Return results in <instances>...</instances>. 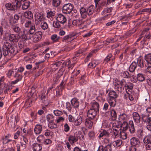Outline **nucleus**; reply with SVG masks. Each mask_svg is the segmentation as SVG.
<instances>
[{"mask_svg": "<svg viewBox=\"0 0 151 151\" xmlns=\"http://www.w3.org/2000/svg\"><path fill=\"white\" fill-rule=\"evenodd\" d=\"M56 20L59 22L61 24H63L67 21L66 17L63 14H60L58 15Z\"/></svg>", "mask_w": 151, "mask_h": 151, "instance_id": "16", "label": "nucleus"}, {"mask_svg": "<svg viewBox=\"0 0 151 151\" xmlns=\"http://www.w3.org/2000/svg\"><path fill=\"white\" fill-rule=\"evenodd\" d=\"M11 29L13 31L16 33L19 34V32H20L21 29L17 25H12Z\"/></svg>", "mask_w": 151, "mask_h": 151, "instance_id": "33", "label": "nucleus"}, {"mask_svg": "<svg viewBox=\"0 0 151 151\" xmlns=\"http://www.w3.org/2000/svg\"><path fill=\"white\" fill-rule=\"evenodd\" d=\"M116 91V92L114 91H110L108 93L109 97L107 99H115L117 98L118 96L117 93H119L117 91Z\"/></svg>", "mask_w": 151, "mask_h": 151, "instance_id": "20", "label": "nucleus"}, {"mask_svg": "<svg viewBox=\"0 0 151 151\" xmlns=\"http://www.w3.org/2000/svg\"><path fill=\"white\" fill-rule=\"evenodd\" d=\"M73 107L76 109H78L79 105V101L76 98H73L71 101Z\"/></svg>", "mask_w": 151, "mask_h": 151, "instance_id": "21", "label": "nucleus"}, {"mask_svg": "<svg viewBox=\"0 0 151 151\" xmlns=\"http://www.w3.org/2000/svg\"><path fill=\"white\" fill-rule=\"evenodd\" d=\"M72 37L71 35H66L63 37V41L64 42H68L71 40Z\"/></svg>", "mask_w": 151, "mask_h": 151, "instance_id": "38", "label": "nucleus"}, {"mask_svg": "<svg viewBox=\"0 0 151 151\" xmlns=\"http://www.w3.org/2000/svg\"><path fill=\"white\" fill-rule=\"evenodd\" d=\"M60 38V37L56 34L52 35L51 37V39L54 42L58 41Z\"/></svg>", "mask_w": 151, "mask_h": 151, "instance_id": "51", "label": "nucleus"}, {"mask_svg": "<svg viewBox=\"0 0 151 151\" xmlns=\"http://www.w3.org/2000/svg\"><path fill=\"white\" fill-rule=\"evenodd\" d=\"M137 63L135 62H133L130 65L129 70L131 72H133L134 71L136 68L137 67Z\"/></svg>", "mask_w": 151, "mask_h": 151, "instance_id": "32", "label": "nucleus"}, {"mask_svg": "<svg viewBox=\"0 0 151 151\" xmlns=\"http://www.w3.org/2000/svg\"><path fill=\"white\" fill-rule=\"evenodd\" d=\"M66 108L69 111H70L73 107L72 104L69 102H68L66 103Z\"/></svg>", "mask_w": 151, "mask_h": 151, "instance_id": "60", "label": "nucleus"}, {"mask_svg": "<svg viewBox=\"0 0 151 151\" xmlns=\"http://www.w3.org/2000/svg\"><path fill=\"white\" fill-rule=\"evenodd\" d=\"M30 3L29 1L25 2L22 5V9L23 10H26L29 6Z\"/></svg>", "mask_w": 151, "mask_h": 151, "instance_id": "46", "label": "nucleus"}, {"mask_svg": "<svg viewBox=\"0 0 151 151\" xmlns=\"http://www.w3.org/2000/svg\"><path fill=\"white\" fill-rule=\"evenodd\" d=\"M122 143V140L120 139H119L114 141L112 143V145L114 147L117 148L120 146Z\"/></svg>", "mask_w": 151, "mask_h": 151, "instance_id": "31", "label": "nucleus"}, {"mask_svg": "<svg viewBox=\"0 0 151 151\" xmlns=\"http://www.w3.org/2000/svg\"><path fill=\"white\" fill-rule=\"evenodd\" d=\"M119 133V131L117 129H113L112 132V135L115 137H116Z\"/></svg>", "mask_w": 151, "mask_h": 151, "instance_id": "56", "label": "nucleus"}, {"mask_svg": "<svg viewBox=\"0 0 151 151\" xmlns=\"http://www.w3.org/2000/svg\"><path fill=\"white\" fill-rule=\"evenodd\" d=\"M122 75L123 77L128 78H130L131 77V74L127 71H124L122 73Z\"/></svg>", "mask_w": 151, "mask_h": 151, "instance_id": "49", "label": "nucleus"}, {"mask_svg": "<svg viewBox=\"0 0 151 151\" xmlns=\"http://www.w3.org/2000/svg\"><path fill=\"white\" fill-rule=\"evenodd\" d=\"M88 15H91L94 12L95 10V6H94L92 5L89 6L88 8H87Z\"/></svg>", "mask_w": 151, "mask_h": 151, "instance_id": "37", "label": "nucleus"}, {"mask_svg": "<svg viewBox=\"0 0 151 151\" xmlns=\"http://www.w3.org/2000/svg\"><path fill=\"white\" fill-rule=\"evenodd\" d=\"M111 115L113 120H115L117 117V115L116 111L114 110H112Z\"/></svg>", "mask_w": 151, "mask_h": 151, "instance_id": "55", "label": "nucleus"}, {"mask_svg": "<svg viewBox=\"0 0 151 151\" xmlns=\"http://www.w3.org/2000/svg\"><path fill=\"white\" fill-rule=\"evenodd\" d=\"M34 29L33 27H32L31 26L28 31H24L23 34L21 35L22 39L25 41L27 40H31L32 34L34 33L35 30Z\"/></svg>", "mask_w": 151, "mask_h": 151, "instance_id": "4", "label": "nucleus"}, {"mask_svg": "<svg viewBox=\"0 0 151 151\" xmlns=\"http://www.w3.org/2000/svg\"><path fill=\"white\" fill-rule=\"evenodd\" d=\"M122 125L125 126L123 127V130L124 131L127 130L128 128L130 132L132 133H134L135 132V129L133 122L132 121H129V123L123 122Z\"/></svg>", "mask_w": 151, "mask_h": 151, "instance_id": "3", "label": "nucleus"}, {"mask_svg": "<svg viewBox=\"0 0 151 151\" xmlns=\"http://www.w3.org/2000/svg\"><path fill=\"white\" fill-rule=\"evenodd\" d=\"M64 71V70L63 69L60 70L58 73V76L57 77V78L58 79L62 76L63 74Z\"/></svg>", "mask_w": 151, "mask_h": 151, "instance_id": "63", "label": "nucleus"}, {"mask_svg": "<svg viewBox=\"0 0 151 151\" xmlns=\"http://www.w3.org/2000/svg\"><path fill=\"white\" fill-rule=\"evenodd\" d=\"M14 77L16 78V80L14 81H12L11 83L12 84H15L17 83L18 82L21 81L22 78V76L18 73L17 72L15 73L14 75Z\"/></svg>", "mask_w": 151, "mask_h": 151, "instance_id": "18", "label": "nucleus"}, {"mask_svg": "<svg viewBox=\"0 0 151 151\" xmlns=\"http://www.w3.org/2000/svg\"><path fill=\"white\" fill-rule=\"evenodd\" d=\"M110 133L105 130H103V131L101 132L98 136V137L99 139H101L102 138L103 139L102 141V143L103 145H110V144H112L111 138H110Z\"/></svg>", "mask_w": 151, "mask_h": 151, "instance_id": "1", "label": "nucleus"}, {"mask_svg": "<svg viewBox=\"0 0 151 151\" xmlns=\"http://www.w3.org/2000/svg\"><path fill=\"white\" fill-rule=\"evenodd\" d=\"M73 5L71 3L65 4L63 7L62 12L64 14H70L73 10Z\"/></svg>", "mask_w": 151, "mask_h": 151, "instance_id": "8", "label": "nucleus"}, {"mask_svg": "<svg viewBox=\"0 0 151 151\" xmlns=\"http://www.w3.org/2000/svg\"><path fill=\"white\" fill-rule=\"evenodd\" d=\"M141 116L142 119L144 123L148 124H151V117H149V114L146 115L143 114Z\"/></svg>", "mask_w": 151, "mask_h": 151, "instance_id": "12", "label": "nucleus"}, {"mask_svg": "<svg viewBox=\"0 0 151 151\" xmlns=\"http://www.w3.org/2000/svg\"><path fill=\"white\" fill-rule=\"evenodd\" d=\"M130 144L131 145L138 147L140 145V143L138 138L133 137L130 139Z\"/></svg>", "mask_w": 151, "mask_h": 151, "instance_id": "17", "label": "nucleus"}, {"mask_svg": "<svg viewBox=\"0 0 151 151\" xmlns=\"http://www.w3.org/2000/svg\"><path fill=\"white\" fill-rule=\"evenodd\" d=\"M55 116L52 114H49L46 116V119L48 123L54 122Z\"/></svg>", "mask_w": 151, "mask_h": 151, "instance_id": "42", "label": "nucleus"}, {"mask_svg": "<svg viewBox=\"0 0 151 151\" xmlns=\"http://www.w3.org/2000/svg\"><path fill=\"white\" fill-rule=\"evenodd\" d=\"M143 141L145 144L146 149L147 150H151V138L148 136L144 138Z\"/></svg>", "mask_w": 151, "mask_h": 151, "instance_id": "10", "label": "nucleus"}, {"mask_svg": "<svg viewBox=\"0 0 151 151\" xmlns=\"http://www.w3.org/2000/svg\"><path fill=\"white\" fill-rule=\"evenodd\" d=\"M9 45V43L7 42H4L1 51L2 53L5 56L9 55V53L8 48Z\"/></svg>", "mask_w": 151, "mask_h": 151, "instance_id": "11", "label": "nucleus"}, {"mask_svg": "<svg viewBox=\"0 0 151 151\" xmlns=\"http://www.w3.org/2000/svg\"><path fill=\"white\" fill-rule=\"evenodd\" d=\"M99 64V63L96 61H93L88 65V66L90 68H93Z\"/></svg>", "mask_w": 151, "mask_h": 151, "instance_id": "50", "label": "nucleus"}, {"mask_svg": "<svg viewBox=\"0 0 151 151\" xmlns=\"http://www.w3.org/2000/svg\"><path fill=\"white\" fill-rule=\"evenodd\" d=\"M32 27L34 28L35 30L33 33L32 34L31 38L32 37V41L33 42L37 43L41 40L42 36V33L41 31H38L36 32V29L35 25L32 26Z\"/></svg>", "mask_w": 151, "mask_h": 151, "instance_id": "2", "label": "nucleus"}, {"mask_svg": "<svg viewBox=\"0 0 151 151\" xmlns=\"http://www.w3.org/2000/svg\"><path fill=\"white\" fill-rule=\"evenodd\" d=\"M42 129V125L39 124H37L35 126L34 132L36 134H39L41 133Z\"/></svg>", "mask_w": 151, "mask_h": 151, "instance_id": "22", "label": "nucleus"}, {"mask_svg": "<svg viewBox=\"0 0 151 151\" xmlns=\"http://www.w3.org/2000/svg\"><path fill=\"white\" fill-rule=\"evenodd\" d=\"M48 126L51 129H55L57 127V124L54 122L48 123Z\"/></svg>", "mask_w": 151, "mask_h": 151, "instance_id": "48", "label": "nucleus"}, {"mask_svg": "<svg viewBox=\"0 0 151 151\" xmlns=\"http://www.w3.org/2000/svg\"><path fill=\"white\" fill-rule=\"evenodd\" d=\"M68 140L71 144H73L78 141V137L74 134L73 135L70 136Z\"/></svg>", "mask_w": 151, "mask_h": 151, "instance_id": "28", "label": "nucleus"}, {"mask_svg": "<svg viewBox=\"0 0 151 151\" xmlns=\"http://www.w3.org/2000/svg\"><path fill=\"white\" fill-rule=\"evenodd\" d=\"M98 112L95 110L90 108V109L88 111L87 116L89 118H91V119H95L97 113Z\"/></svg>", "mask_w": 151, "mask_h": 151, "instance_id": "14", "label": "nucleus"}, {"mask_svg": "<svg viewBox=\"0 0 151 151\" xmlns=\"http://www.w3.org/2000/svg\"><path fill=\"white\" fill-rule=\"evenodd\" d=\"M80 13L81 17L83 18H86L88 15L87 8L84 7H81L80 9Z\"/></svg>", "mask_w": 151, "mask_h": 151, "instance_id": "23", "label": "nucleus"}, {"mask_svg": "<svg viewBox=\"0 0 151 151\" xmlns=\"http://www.w3.org/2000/svg\"><path fill=\"white\" fill-rule=\"evenodd\" d=\"M40 27L43 29L45 30L48 28V26L47 22L43 21L40 23Z\"/></svg>", "mask_w": 151, "mask_h": 151, "instance_id": "47", "label": "nucleus"}, {"mask_svg": "<svg viewBox=\"0 0 151 151\" xmlns=\"http://www.w3.org/2000/svg\"><path fill=\"white\" fill-rule=\"evenodd\" d=\"M34 17L35 23L36 25L39 24L45 19L44 14L42 13L38 12L35 13Z\"/></svg>", "mask_w": 151, "mask_h": 151, "instance_id": "7", "label": "nucleus"}, {"mask_svg": "<svg viewBox=\"0 0 151 151\" xmlns=\"http://www.w3.org/2000/svg\"><path fill=\"white\" fill-rule=\"evenodd\" d=\"M61 3V0H52V5L54 7H57L59 6Z\"/></svg>", "mask_w": 151, "mask_h": 151, "instance_id": "34", "label": "nucleus"}, {"mask_svg": "<svg viewBox=\"0 0 151 151\" xmlns=\"http://www.w3.org/2000/svg\"><path fill=\"white\" fill-rule=\"evenodd\" d=\"M8 46L9 50V52L10 56L13 57L16 55L18 52V51L17 49V47L15 45H12L9 43Z\"/></svg>", "mask_w": 151, "mask_h": 151, "instance_id": "9", "label": "nucleus"}, {"mask_svg": "<svg viewBox=\"0 0 151 151\" xmlns=\"http://www.w3.org/2000/svg\"><path fill=\"white\" fill-rule=\"evenodd\" d=\"M132 117L134 122L136 123H139L140 121V117L137 112H134L132 114Z\"/></svg>", "mask_w": 151, "mask_h": 151, "instance_id": "25", "label": "nucleus"}, {"mask_svg": "<svg viewBox=\"0 0 151 151\" xmlns=\"http://www.w3.org/2000/svg\"><path fill=\"white\" fill-rule=\"evenodd\" d=\"M52 24L53 27L56 28H58L61 27L63 25L61 24V23L57 20L56 21H53Z\"/></svg>", "mask_w": 151, "mask_h": 151, "instance_id": "44", "label": "nucleus"}, {"mask_svg": "<svg viewBox=\"0 0 151 151\" xmlns=\"http://www.w3.org/2000/svg\"><path fill=\"white\" fill-rule=\"evenodd\" d=\"M9 37L10 42L13 43L18 42L20 38L18 35L14 34H10L9 35Z\"/></svg>", "mask_w": 151, "mask_h": 151, "instance_id": "13", "label": "nucleus"}, {"mask_svg": "<svg viewBox=\"0 0 151 151\" xmlns=\"http://www.w3.org/2000/svg\"><path fill=\"white\" fill-rule=\"evenodd\" d=\"M112 126L116 128H119L122 127H124V126L122 124V123L120 121H115L112 124Z\"/></svg>", "mask_w": 151, "mask_h": 151, "instance_id": "35", "label": "nucleus"}, {"mask_svg": "<svg viewBox=\"0 0 151 151\" xmlns=\"http://www.w3.org/2000/svg\"><path fill=\"white\" fill-rule=\"evenodd\" d=\"M24 17L29 19H32L33 18V13L30 11H27L24 13Z\"/></svg>", "mask_w": 151, "mask_h": 151, "instance_id": "30", "label": "nucleus"}, {"mask_svg": "<svg viewBox=\"0 0 151 151\" xmlns=\"http://www.w3.org/2000/svg\"><path fill=\"white\" fill-rule=\"evenodd\" d=\"M32 147L33 151H40L42 148V145L41 144L35 143L32 145Z\"/></svg>", "mask_w": 151, "mask_h": 151, "instance_id": "19", "label": "nucleus"}, {"mask_svg": "<svg viewBox=\"0 0 151 151\" xmlns=\"http://www.w3.org/2000/svg\"><path fill=\"white\" fill-rule=\"evenodd\" d=\"M144 59L146 61L145 66L147 65H151V53L146 55L144 57Z\"/></svg>", "mask_w": 151, "mask_h": 151, "instance_id": "26", "label": "nucleus"}, {"mask_svg": "<svg viewBox=\"0 0 151 151\" xmlns=\"http://www.w3.org/2000/svg\"><path fill=\"white\" fill-rule=\"evenodd\" d=\"M129 14H125L124 15L121 16L119 17L120 20H121L122 22L125 21H127L128 19Z\"/></svg>", "mask_w": 151, "mask_h": 151, "instance_id": "53", "label": "nucleus"}, {"mask_svg": "<svg viewBox=\"0 0 151 151\" xmlns=\"http://www.w3.org/2000/svg\"><path fill=\"white\" fill-rule=\"evenodd\" d=\"M32 24V22L30 20H27L24 23V26L28 28Z\"/></svg>", "mask_w": 151, "mask_h": 151, "instance_id": "64", "label": "nucleus"}, {"mask_svg": "<svg viewBox=\"0 0 151 151\" xmlns=\"http://www.w3.org/2000/svg\"><path fill=\"white\" fill-rule=\"evenodd\" d=\"M124 87L126 88V91L127 92H132L133 87V84L132 83L130 82L126 83L125 84Z\"/></svg>", "mask_w": 151, "mask_h": 151, "instance_id": "24", "label": "nucleus"}, {"mask_svg": "<svg viewBox=\"0 0 151 151\" xmlns=\"http://www.w3.org/2000/svg\"><path fill=\"white\" fill-rule=\"evenodd\" d=\"M107 101L110 106L111 107H114L116 105L115 99H107Z\"/></svg>", "mask_w": 151, "mask_h": 151, "instance_id": "39", "label": "nucleus"}, {"mask_svg": "<svg viewBox=\"0 0 151 151\" xmlns=\"http://www.w3.org/2000/svg\"><path fill=\"white\" fill-rule=\"evenodd\" d=\"M120 138L123 140L127 138V134L124 132H121L120 133Z\"/></svg>", "mask_w": 151, "mask_h": 151, "instance_id": "58", "label": "nucleus"}, {"mask_svg": "<svg viewBox=\"0 0 151 151\" xmlns=\"http://www.w3.org/2000/svg\"><path fill=\"white\" fill-rule=\"evenodd\" d=\"M119 119L120 120L123 121V122H127L126 121L127 120V115L125 114H122L120 115Z\"/></svg>", "mask_w": 151, "mask_h": 151, "instance_id": "41", "label": "nucleus"}, {"mask_svg": "<svg viewBox=\"0 0 151 151\" xmlns=\"http://www.w3.org/2000/svg\"><path fill=\"white\" fill-rule=\"evenodd\" d=\"M90 23H87L86 21H83V23L82 24V25L80 27V29H84L88 28Z\"/></svg>", "mask_w": 151, "mask_h": 151, "instance_id": "54", "label": "nucleus"}, {"mask_svg": "<svg viewBox=\"0 0 151 151\" xmlns=\"http://www.w3.org/2000/svg\"><path fill=\"white\" fill-rule=\"evenodd\" d=\"M96 120L95 119H91L88 118H86V119L85 124L88 128L91 129L93 125V123L96 122Z\"/></svg>", "mask_w": 151, "mask_h": 151, "instance_id": "15", "label": "nucleus"}, {"mask_svg": "<svg viewBox=\"0 0 151 151\" xmlns=\"http://www.w3.org/2000/svg\"><path fill=\"white\" fill-rule=\"evenodd\" d=\"M86 50L87 49L86 48H83L82 49L79 50L78 51L77 53L76 54V57H78L79 56L80 54H82L83 52L86 51Z\"/></svg>", "mask_w": 151, "mask_h": 151, "instance_id": "57", "label": "nucleus"}, {"mask_svg": "<svg viewBox=\"0 0 151 151\" xmlns=\"http://www.w3.org/2000/svg\"><path fill=\"white\" fill-rule=\"evenodd\" d=\"M53 113L56 116H60L63 114V113L61 111L58 110H54Z\"/></svg>", "mask_w": 151, "mask_h": 151, "instance_id": "61", "label": "nucleus"}, {"mask_svg": "<svg viewBox=\"0 0 151 151\" xmlns=\"http://www.w3.org/2000/svg\"><path fill=\"white\" fill-rule=\"evenodd\" d=\"M126 83L125 80L122 79L120 81L117 80V85H115V89L116 91H117L118 93H121L123 91L124 88H122L123 85H124Z\"/></svg>", "mask_w": 151, "mask_h": 151, "instance_id": "6", "label": "nucleus"}, {"mask_svg": "<svg viewBox=\"0 0 151 151\" xmlns=\"http://www.w3.org/2000/svg\"><path fill=\"white\" fill-rule=\"evenodd\" d=\"M83 122V118L80 116L77 118V119L75 121L74 124L75 126H77L81 125Z\"/></svg>", "mask_w": 151, "mask_h": 151, "instance_id": "40", "label": "nucleus"}, {"mask_svg": "<svg viewBox=\"0 0 151 151\" xmlns=\"http://www.w3.org/2000/svg\"><path fill=\"white\" fill-rule=\"evenodd\" d=\"M145 63L143 60L141 59H137V65L141 68H146L147 65L145 66Z\"/></svg>", "mask_w": 151, "mask_h": 151, "instance_id": "27", "label": "nucleus"}, {"mask_svg": "<svg viewBox=\"0 0 151 151\" xmlns=\"http://www.w3.org/2000/svg\"><path fill=\"white\" fill-rule=\"evenodd\" d=\"M41 99L45 104H46L47 99L45 95V93H42L41 96Z\"/></svg>", "mask_w": 151, "mask_h": 151, "instance_id": "62", "label": "nucleus"}, {"mask_svg": "<svg viewBox=\"0 0 151 151\" xmlns=\"http://www.w3.org/2000/svg\"><path fill=\"white\" fill-rule=\"evenodd\" d=\"M55 12L50 11L47 12V17L48 18H50V19H53V17L55 15Z\"/></svg>", "mask_w": 151, "mask_h": 151, "instance_id": "45", "label": "nucleus"}, {"mask_svg": "<svg viewBox=\"0 0 151 151\" xmlns=\"http://www.w3.org/2000/svg\"><path fill=\"white\" fill-rule=\"evenodd\" d=\"M111 147L112 145L111 143L110 145H106L104 147L103 146V151H112Z\"/></svg>", "mask_w": 151, "mask_h": 151, "instance_id": "52", "label": "nucleus"}, {"mask_svg": "<svg viewBox=\"0 0 151 151\" xmlns=\"http://www.w3.org/2000/svg\"><path fill=\"white\" fill-rule=\"evenodd\" d=\"M21 6V4L16 1L15 3L9 2L6 4L5 5L6 9L11 11H16Z\"/></svg>", "mask_w": 151, "mask_h": 151, "instance_id": "5", "label": "nucleus"}, {"mask_svg": "<svg viewBox=\"0 0 151 151\" xmlns=\"http://www.w3.org/2000/svg\"><path fill=\"white\" fill-rule=\"evenodd\" d=\"M99 104L96 102H94L92 104L91 109L95 110L96 111L99 112Z\"/></svg>", "mask_w": 151, "mask_h": 151, "instance_id": "36", "label": "nucleus"}, {"mask_svg": "<svg viewBox=\"0 0 151 151\" xmlns=\"http://www.w3.org/2000/svg\"><path fill=\"white\" fill-rule=\"evenodd\" d=\"M145 78L144 75L142 73H138L137 75V80L142 82L145 80Z\"/></svg>", "mask_w": 151, "mask_h": 151, "instance_id": "43", "label": "nucleus"}, {"mask_svg": "<svg viewBox=\"0 0 151 151\" xmlns=\"http://www.w3.org/2000/svg\"><path fill=\"white\" fill-rule=\"evenodd\" d=\"M83 20L81 19L74 20L72 22V24L74 26L78 27L80 28L83 23Z\"/></svg>", "mask_w": 151, "mask_h": 151, "instance_id": "29", "label": "nucleus"}, {"mask_svg": "<svg viewBox=\"0 0 151 151\" xmlns=\"http://www.w3.org/2000/svg\"><path fill=\"white\" fill-rule=\"evenodd\" d=\"M116 41L114 38L108 39L106 41L104 42L105 44L108 45L109 43H112Z\"/></svg>", "mask_w": 151, "mask_h": 151, "instance_id": "59", "label": "nucleus"}]
</instances>
